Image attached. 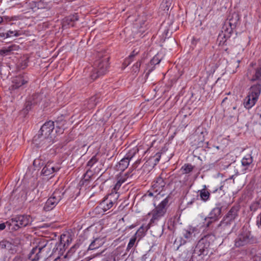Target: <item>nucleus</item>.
I'll use <instances>...</instances> for the list:
<instances>
[{
  "mask_svg": "<svg viewBox=\"0 0 261 261\" xmlns=\"http://www.w3.org/2000/svg\"><path fill=\"white\" fill-rule=\"evenodd\" d=\"M55 128L54 122L48 121L45 122L41 127L38 133L33 139V142L37 148L47 147L51 144L54 140L53 134Z\"/></svg>",
  "mask_w": 261,
  "mask_h": 261,
  "instance_id": "1",
  "label": "nucleus"
},
{
  "mask_svg": "<svg viewBox=\"0 0 261 261\" xmlns=\"http://www.w3.org/2000/svg\"><path fill=\"white\" fill-rule=\"evenodd\" d=\"M211 235H206L201 238L197 243L193 252L191 259L193 261H200L204 259V258L208 255L210 251V242L209 238Z\"/></svg>",
  "mask_w": 261,
  "mask_h": 261,
  "instance_id": "2",
  "label": "nucleus"
},
{
  "mask_svg": "<svg viewBox=\"0 0 261 261\" xmlns=\"http://www.w3.org/2000/svg\"><path fill=\"white\" fill-rule=\"evenodd\" d=\"M171 199L170 196L168 195L161 200L160 203L155 206V208L151 211L152 218L150 219L149 224L156 223L160 219L163 217L167 212L168 207L170 205V201Z\"/></svg>",
  "mask_w": 261,
  "mask_h": 261,
  "instance_id": "3",
  "label": "nucleus"
},
{
  "mask_svg": "<svg viewBox=\"0 0 261 261\" xmlns=\"http://www.w3.org/2000/svg\"><path fill=\"white\" fill-rule=\"evenodd\" d=\"M109 57L105 55L99 57L94 63V67L91 75L93 80H95L98 77L105 74L109 67Z\"/></svg>",
  "mask_w": 261,
  "mask_h": 261,
  "instance_id": "4",
  "label": "nucleus"
},
{
  "mask_svg": "<svg viewBox=\"0 0 261 261\" xmlns=\"http://www.w3.org/2000/svg\"><path fill=\"white\" fill-rule=\"evenodd\" d=\"M65 246V243L62 242V238H61L60 242L57 243L55 247L53 250V252L50 254L51 248V244H49L47 242H39L38 247L42 257H48L50 256L52 254L57 250H60L61 253L63 252V249Z\"/></svg>",
  "mask_w": 261,
  "mask_h": 261,
  "instance_id": "5",
  "label": "nucleus"
},
{
  "mask_svg": "<svg viewBox=\"0 0 261 261\" xmlns=\"http://www.w3.org/2000/svg\"><path fill=\"white\" fill-rule=\"evenodd\" d=\"M256 239L251 234V231L244 227L241 230L235 240V246L240 247L248 244H252L256 242Z\"/></svg>",
  "mask_w": 261,
  "mask_h": 261,
  "instance_id": "6",
  "label": "nucleus"
},
{
  "mask_svg": "<svg viewBox=\"0 0 261 261\" xmlns=\"http://www.w3.org/2000/svg\"><path fill=\"white\" fill-rule=\"evenodd\" d=\"M32 222V219L30 215H18L12 218L10 221H7L10 226L14 225L12 229L17 230L19 228L27 226Z\"/></svg>",
  "mask_w": 261,
  "mask_h": 261,
  "instance_id": "7",
  "label": "nucleus"
},
{
  "mask_svg": "<svg viewBox=\"0 0 261 261\" xmlns=\"http://www.w3.org/2000/svg\"><path fill=\"white\" fill-rule=\"evenodd\" d=\"M65 191L63 190L57 189L53 193L51 196L45 202L43 209L45 211L53 210L58 202L62 199Z\"/></svg>",
  "mask_w": 261,
  "mask_h": 261,
  "instance_id": "8",
  "label": "nucleus"
},
{
  "mask_svg": "<svg viewBox=\"0 0 261 261\" xmlns=\"http://www.w3.org/2000/svg\"><path fill=\"white\" fill-rule=\"evenodd\" d=\"M222 207V204L220 202L216 204V206L211 211L208 216L205 218V225L207 227H210L213 222L218 220L221 217Z\"/></svg>",
  "mask_w": 261,
  "mask_h": 261,
  "instance_id": "9",
  "label": "nucleus"
},
{
  "mask_svg": "<svg viewBox=\"0 0 261 261\" xmlns=\"http://www.w3.org/2000/svg\"><path fill=\"white\" fill-rule=\"evenodd\" d=\"M29 80V79L26 74L18 75L14 77L12 80V84L9 88L11 93L27 84Z\"/></svg>",
  "mask_w": 261,
  "mask_h": 261,
  "instance_id": "10",
  "label": "nucleus"
},
{
  "mask_svg": "<svg viewBox=\"0 0 261 261\" xmlns=\"http://www.w3.org/2000/svg\"><path fill=\"white\" fill-rule=\"evenodd\" d=\"M239 210L240 206L239 205H234L232 206L222 221V226H224L227 224H233L236 219L238 217Z\"/></svg>",
  "mask_w": 261,
  "mask_h": 261,
  "instance_id": "11",
  "label": "nucleus"
},
{
  "mask_svg": "<svg viewBox=\"0 0 261 261\" xmlns=\"http://www.w3.org/2000/svg\"><path fill=\"white\" fill-rule=\"evenodd\" d=\"M118 194L112 192L107 197L105 198L99 204V208L102 209L103 212H106L110 209L114 205L115 201L118 198Z\"/></svg>",
  "mask_w": 261,
  "mask_h": 261,
  "instance_id": "12",
  "label": "nucleus"
},
{
  "mask_svg": "<svg viewBox=\"0 0 261 261\" xmlns=\"http://www.w3.org/2000/svg\"><path fill=\"white\" fill-rule=\"evenodd\" d=\"M239 20L240 16L239 14L236 12H233L228 16L222 27L223 29L228 30V29H231V32L232 33L233 29L238 25Z\"/></svg>",
  "mask_w": 261,
  "mask_h": 261,
  "instance_id": "13",
  "label": "nucleus"
},
{
  "mask_svg": "<svg viewBox=\"0 0 261 261\" xmlns=\"http://www.w3.org/2000/svg\"><path fill=\"white\" fill-rule=\"evenodd\" d=\"M246 76L251 82L257 81V83H261V66L255 68L253 67H249Z\"/></svg>",
  "mask_w": 261,
  "mask_h": 261,
  "instance_id": "14",
  "label": "nucleus"
},
{
  "mask_svg": "<svg viewBox=\"0 0 261 261\" xmlns=\"http://www.w3.org/2000/svg\"><path fill=\"white\" fill-rule=\"evenodd\" d=\"M252 156L248 154L244 157L242 160V166L243 167L242 172L245 173L247 171H251L252 170L253 164Z\"/></svg>",
  "mask_w": 261,
  "mask_h": 261,
  "instance_id": "15",
  "label": "nucleus"
},
{
  "mask_svg": "<svg viewBox=\"0 0 261 261\" xmlns=\"http://www.w3.org/2000/svg\"><path fill=\"white\" fill-rule=\"evenodd\" d=\"M60 167L58 165H53L52 162H48L43 168L41 174L44 176H49L54 172L59 171Z\"/></svg>",
  "mask_w": 261,
  "mask_h": 261,
  "instance_id": "16",
  "label": "nucleus"
},
{
  "mask_svg": "<svg viewBox=\"0 0 261 261\" xmlns=\"http://www.w3.org/2000/svg\"><path fill=\"white\" fill-rule=\"evenodd\" d=\"M231 30L228 29L225 30L222 28L221 32L219 33L217 41L219 42V45H226V43L228 39H229L231 35Z\"/></svg>",
  "mask_w": 261,
  "mask_h": 261,
  "instance_id": "17",
  "label": "nucleus"
},
{
  "mask_svg": "<svg viewBox=\"0 0 261 261\" xmlns=\"http://www.w3.org/2000/svg\"><path fill=\"white\" fill-rule=\"evenodd\" d=\"M198 233V229L196 227H189L187 229L184 230L182 234L187 241H190L194 240Z\"/></svg>",
  "mask_w": 261,
  "mask_h": 261,
  "instance_id": "18",
  "label": "nucleus"
},
{
  "mask_svg": "<svg viewBox=\"0 0 261 261\" xmlns=\"http://www.w3.org/2000/svg\"><path fill=\"white\" fill-rule=\"evenodd\" d=\"M162 176L163 174L156 178L152 182V187L155 192L162 191L167 184L166 179H164Z\"/></svg>",
  "mask_w": 261,
  "mask_h": 261,
  "instance_id": "19",
  "label": "nucleus"
},
{
  "mask_svg": "<svg viewBox=\"0 0 261 261\" xmlns=\"http://www.w3.org/2000/svg\"><path fill=\"white\" fill-rule=\"evenodd\" d=\"M42 257L37 245L31 250L28 255V259L31 261H38Z\"/></svg>",
  "mask_w": 261,
  "mask_h": 261,
  "instance_id": "20",
  "label": "nucleus"
},
{
  "mask_svg": "<svg viewBox=\"0 0 261 261\" xmlns=\"http://www.w3.org/2000/svg\"><path fill=\"white\" fill-rule=\"evenodd\" d=\"M261 92V83H257V84L252 86L250 88L249 94L253 96L258 99Z\"/></svg>",
  "mask_w": 261,
  "mask_h": 261,
  "instance_id": "21",
  "label": "nucleus"
},
{
  "mask_svg": "<svg viewBox=\"0 0 261 261\" xmlns=\"http://www.w3.org/2000/svg\"><path fill=\"white\" fill-rule=\"evenodd\" d=\"M257 99L248 94L244 99V106L247 109L251 108L256 102Z\"/></svg>",
  "mask_w": 261,
  "mask_h": 261,
  "instance_id": "22",
  "label": "nucleus"
},
{
  "mask_svg": "<svg viewBox=\"0 0 261 261\" xmlns=\"http://www.w3.org/2000/svg\"><path fill=\"white\" fill-rule=\"evenodd\" d=\"M104 243L103 239L100 238H95L90 244L87 251L93 250L99 248Z\"/></svg>",
  "mask_w": 261,
  "mask_h": 261,
  "instance_id": "23",
  "label": "nucleus"
},
{
  "mask_svg": "<svg viewBox=\"0 0 261 261\" xmlns=\"http://www.w3.org/2000/svg\"><path fill=\"white\" fill-rule=\"evenodd\" d=\"M100 100V96L99 94H95V95L90 97L87 101V108L88 109H92L94 108L97 103Z\"/></svg>",
  "mask_w": 261,
  "mask_h": 261,
  "instance_id": "24",
  "label": "nucleus"
},
{
  "mask_svg": "<svg viewBox=\"0 0 261 261\" xmlns=\"http://www.w3.org/2000/svg\"><path fill=\"white\" fill-rule=\"evenodd\" d=\"M19 49V46L16 44H11L9 46L3 47L0 49V55L2 56H6L9 55L12 51L14 50H17Z\"/></svg>",
  "mask_w": 261,
  "mask_h": 261,
  "instance_id": "25",
  "label": "nucleus"
},
{
  "mask_svg": "<svg viewBox=\"0 0 261 261\" xmlns=\"http://www.w3.org/2000/svg\"><path fill=\"white\" fill-rule=\"evenodd\" d=\"M129 162L130 161L128 160V159L124 157L116 166V170L118 171H123L128 167Z\"/></svg>",
  "mask_w": 261,
  "mask_h": 261,
  "instance_id": "26",
  "label": "nucleus"
},
{
  "mask_svg": "<svg viewBox=\"0 0 261 261\" xmlns=\"http://www.w3.org/2000/svg\"><path fill=\"white\" fill-rule=\"evenodd\" d=\"M232 224H227L224 226H222V221L218 226V229L221 230V232H223V234L226 235L230 233L232 230L231 225Z\"/></svg>",
  "mask_w": 261,
  "mask_h": 261,
  "instance_id": "27",
  "label": "nucleus"
},
{
  "mask_svg": "<svg viewBox=\"0 0 261 261\" xmlns=\"http://www.w3.org/2000/svg\"><path fill=\"white\" fill-rule=\"evenodd\" d=\"M44 95L40 93H35L29 98L30 100H32V103L35 105L39 103L42 99Z\"/></svg>",
  "mask_w": 261,
  "mask_h": 261,
  "instance_id": "28",
  "label": "nucleus"
},
{
  "mask_svg": "<svg viewBox=\"0 0 261 261\" xmlns=\"http://www.w3.org/2000/svg\"><path fill=\"white\" fill-rule=\"evenodd\" d=\"M161 156V153L158 152L154 156L150 157L148 162L149 164H152L153 166L156 165L159 162Z\"/></svg>",
  "mask_w": 261,
  "mask_h": 261,
  "instance_id": "29",
  "label": "nucleus"
},
{
  "mask_svg": "<svg viewBox=\"0 0 261 261\" xmlns=\"http://www.w3.org/2000/svg\"><path fill=\"white\" fill-rule=\"evenodd\" d=\"M78 20L79 16L77 14H75L73 15L69 16L66 19V21L67 24L72 27L74 26L73 22L74 21H77Z\"/></svg>",
  "mask_w": 261,
  "mask_h": 261,
  "instance_id": "30",
  "label": "nucleus"
},
{
  "mask_svg": "<svg viewBox=\"0 0 261 261\" xmlns=\"http://www.w3.org/2000/svg\"><path fill=\"white\" fill-rule=\"evenodd\" d=\"M172 3V0H163L161 4V9L164 11H168Z\"/></svg>",
  "mask_w": 261,
  "mask_h": 261,
  "instance_id": "31",
  "label": "nucleus"
},
{
  "mask_svg": "<svg viewBox=\"0 0 261 261\" xmlns=\"http://www.w3.org/2000/svg\"><path fill=\"white\" fill-rule=\"evenodd\" d=\"M200 193V197L204 201H206L210 198V194L205 189H203L199 191Z\"/></svg>",
  "mask_w": 261,
  "mask_h": 261,
  "instance_id": "32",
  "label": "nucleus"
},
{
  "mask_svg": "<svg viewBox=\"0 0 261 261\" xmlns=\"http://www.w3.org/2000/svg\"><path fill=\"white\" fill-rule=\"evenodd\" d=\"M139 149L137 147H135L132 149L130 150L124 156L126 159H128L130 161L131 159L136 155V154L138 152Z\"/></svg>",
  "mask_w": 261,
  "mask_h": 261,
  "instance_id": "33",
  "label": "nucleus"
},
{
  "mask_svg": "<svg viewBox=\"0 0 261 261\" xmlns=\"http://www.w3.org/2000/svg\"><path fill=\"white\" fill-rule=\"evenodd\" d=\"M194 167L190 164H185L181 168V170L184 174H188L192 171Z\"/></svg>",
  "mask_w": 261,
  "mask_h": 261,
  "instance_id": "34",
  "label": "nucleus"
},
{
  "mask_svg": "<svg viewBox=\"0 0 261 261\" xmlns=\"http://www.w3.org/2000/svg\"><path fill=\"white\" fill-rule=\"evenodd\" d=\"M36 6L37 7L38 9H45L46 10L50 9V6L48 4L46 3H44L43 2L40 1L38 2L36 4Z\"/></svg>",
  "mask_w": 261,
  "mask_h": 261,
  "instance_id": "35",
  "label": "nucleus"
},
{
  "mask_svg": "<svg viewBox=\"0 0 261 261\" xmlns=\"http://www.w3.org/2000/svg\"><path fill=\"white\" fill-rule=\"evenodd\" d=\"M79 247L78 244H75L73 246L70 250L68 251L66 254L65 255V258L70 257L73 253L75 252L76 249Z\"/></svg>",
  "mask_w": 261,
  "mask_h": 261,
  "instance_id": "36",
  "label": "nucleus"
},
{
  "mask_svg": "<svg viewBox=\"0 0 261 261\" xmlns=\"http://www.w3.org/2000/svg\"><path fill=\"white\" fill-rule=\"evenodd\" d=\"M20 35V34L19 33V31L16 30H9L6 33V36H7V38H10L12 36L18 37Z\"/></svg>",
  "mask_w": 261,
  "mask_h": 261,
  "instance_id": "37",
  "label": "nucleus"
},
{
  "mask_svg": "<svg viewBox=\"0 0 261 261\" xmlns=\"http://www.w3.org/2000/svg\"><path fill=\"white\" fill-rule=\"evenodd\" d=\"M161 59H160L158 56H155L148 63V67L150 66L157 65L160 63Z\"/></svg>",
  "mask_w": 261,
  "mask_h": 261,
  "instance_id": "38",
  "label": "nucleus"
},
{
  "mask_svg": "<svg viewBox=\"0 0 261 261\" xmlns=\"http://www.w3.org/2000/svg\"><path fill=\"white\" fill-rule=\"evenodd\" d=\"M33 105H34L32 103V100H30L28 99V100L25 102V107L23 109L24 113H28V112L31 109L32 106Z\"/></svg>",
  "mask_w": 261,
  "mask_h": 261,
  "instance_id": "39",
  "label": "nucleus"
},
{
  "mask_svg": "<svg viewBox=\"0 0 261 261\" xmlns=\"http://www.w3.org/2000/svg\"><path fill=\"white\" fill-rule=\"evenodd\" d=\"M136 241V237H133L130 238L129 242L127 245V248L126 250L127 251H129L134 246L135 242Z\"/></svg>",
  "mask_w": 261,
  "mask_h": 261,
  "instance_id": "40",
  "label": "nucleus"
},
{
  "mask_svg": "<svg viewBox=\"0 0 261 261\" xmlns=\"http://www.w3.org/2000/svg\"><path fill=\"white\" fill-rule=\"evenodd\" d=\"M129 176V173L128 172L125 173L124 175L120 174L117 177V181H120L122 184Z\"/></svg>",
  "mask_w": 261,
  "mask_h": 261,
  "instance_id": "41",
  "label": "nucleus"
},
{
  "mask_svg": "<svg viewBox=\"0 0 261 261\" xmlns=\"http://www.w3.org/2000/svg\"><path fill=\"white\" fill-rule=\"evenodd\" d=\"M141 64V61L137 62L132 67V71L135 73L138 72L139 71Z\"/></svg>",
  "mask_w": 261,
  "mask_h": 261,
  "instance_id": "42",
  "label": "nucleus"
},
{
  "mask_svg": "<svg viewBox=\"0 0 261 261\" xmlns=\"http://www.w3.org/2000/svg\"><path fill=\"white\" fill-rule=\"evenodd\" d=\"M98 161L96 155L93 156L87 163V166L91 168Z\"/></svg>",
  "mask_w": 261,
  "mask_h": 261,
  "instance_id": "43",
  "label": "nucleus"
},
{
  "mask_svg": "<svg viewBox=\"0 0 261 261\" xmlns=\"http://www.w3.org/2000/svg\"><path fill=\"white\" fill-rule=\"evenodd\" d=\"M224 186H221L218 189H216L213 191L214 193H218L219 196H222L225 194L224 190H223Z\"/></svg>",
  "mask_w": 261,
  "mask_h": 261,
  "instance_id": "44",
  "label": "nucleus"
},
{
  "mask_svg": "<svg viewBox=\"0 0 261 261\" xmlns=\"http://www.w3.org/2000/svg\"><path fill=\"white\" fill-rule=\"evenodd\" d=\"M11 243L7 241H2L0 242V247L1 248H9L11 246Z\"/></svg>",
  "mask_w": 261,
  "mask_h": 261,
  "instance_id": "45",
  "label": "nucleus"
},
{
  "mask_svg": "<svg viewBox=\"0 0 261 261\" xmlns=\"http://www.w3.org/2000/svg\"><path fill=\"white\" fill-rule=\"evenodd\" d=\"M259 205V203L258 201L252 203L250 206V210L253 212L256 211L258 208Z\"/></svg>",
  "mask_w": 261,
  "mask_h": 261,
  "instance_id": "46",
  "label": "nucleus"
},
{
  "mask_svg": "<svg viewBox=\"0 0 261 261\" xmlns=\"http://www.w3.org/2000/svg\"><path fill=\"white\" fill-rule=\"evenodd\" d=\"M139 53V51L137 50L136 49H134L131 54L128 56L127 58L126 59V62H127L128 60L130 59H133L136 55H137Z\"/></svg>",
  "mask_w": 261,
  "mask_h": 261,
  "instance_id": "47",
  "label": "nucleus"
},
{
  "mask_svg": "<svg viewBox=\"0 0 261 261\" xmlns=\"http://www.w3.org/2000/svg\"><path fill=\"white\" fill-rule=\"evenodd\" d=\"M3 18V24L8 23L9 22L11 21V17L8 16H2Z\"/></svg>",
  "mask_w": 261,
  "mask_h": 261,
  "instance_id": "48",
  "label": "nucleus"
},
{
  "mask_svg": "<svg viewBox=\"0 0 261 261\" xmlns=\"http://www.w3.org/2000/svg\"><path fill=\"white\" fill-rule=\"evenodd\" d=\"M91 178V177H85V175H84L83 178L80 181V184L81 185H84L86 182H88L90 179Z\"/></svg>",
  "mask_w": 261,
  "mask_h": 261,
  "instance_id": "49",
  "label": "nucleus"
},
{
  "mask_svg": "<svg viewBox=\"0 0 261 261\" xmlns=\"http://www.w3.org/2000/svg\"><path fill=\"white\" fill-rule=\"evenodd\" d=\"M154 66H155L152 65V66H150L148 67V64L147 65L146 70H148V72L146 73V76H148L149 75V74L154 70Z\"/></svg>",
  "mask_w": 261,
  "mask_h": 261,
  "instance_id": "50",
  "label": "nucleus"
},
{
  "mask_svg": "<svg viewBox=\"0 0 261 261\" xmlns=\"http://www.w3.org/2000/svg\"><path fill=\"white\" fill-rule=\"evenodd\" d=\"M256 225L258 228H261V213L257 217V220L256 221Z\"/></svg>",
  "mask_w": 261,
  "mask_h": 261,
  "instance_id": "51",
  "label": "nucleus"
},
{
  "mask_svg": "<svg viewBox=\"0 0 261 261\" xmlns=\"http://www.w3.org/2000/svg\"><path fill=\"white\" fill-rule=\"evenodd\" d=\"M121 184L120 183V181H117L116 184H115V186L114 187V188H113V190L115 192V193L116 192V191L119 189V188L120 187V186H121Z\"/></svg>",
  "mask_w": 261,
  "mask_h": 261,
  "instance_id": "52",
  "label": "nucleus"
},
{
  "mask_svg": "<svg viewBox=\"0 0 261 261\" xmlns=\"http://www.w3.org/2000/svg\"><path fill=\"white\" fill-rule=\"evenodd\" d=\"M121 184L120 183V181H117L116 184H115V186L114 187V188H113V190L115 192V193L116 192V191L119 189V188L120 187V186H121Z\"/></svg>",
  "mask_w": 261,
  "mask_h": 261,
  "instance_id": "53",
  "label": "nucleus"
},
{
  "mask_svg": "<svg viewBox=\"0 0 261 261\" xmlns=\"http://www.w3.org/2000/svg\"><path fill=\"white\" fill-rule=\"evenodd\" d=\"M85 177H91L93 175V172L89 169L87 170V172L84 174Z\"/></svg>",
  "mask_w": 261,
  "mask_h": 261,
  "instance_id": "54",
  "label": "nucleus"
},
{
  "mask_svg": "<svg viewBox=\"0 0 261 261\" xmlns=\"http://www.w3.org/2000/svg\"><path fill=\"white\" fill-rule=\"evenodd\" d=\"M6 38H8L6 36V33H0V41H2Z\"/></svg>",
  "mask_w": 261,
  "mask_h": 261,
  "instance_id": "55",
  "label": "nucleus"
},
{
  "mask_svg": "<svg viewBox=\"0 0 261 261\" xmlns=\"http://www.w3.org/2000/svg\"><path fill=\"white\" fill-rule=\"evenodd\" d=\"M103 261H116V260L114 257L110 256L105 258Z\"/></svg>",
  "mask_w": 261,
  "mask_h": 261,
  "instance_id": "56",
  "label": "nucleus"
},
{
  "mask_svg": "<svg viewBox=\"0 0 261 261\" xmlns=\"http://www.w3.org/2000/svg\"><path fill=\"white\" fill-rule=\"evenodd\" d=\"M12 261H22V257L20 256H16L13 258Z\"/></svg>",
  "mask_w": 261,
  "mask_h": 261,
  "instance_id": "57",
  "label": "nucleus"
},
{
  "mask_svg": "<svg viewBox=\"0 0 261 261\" xmlns=\"http://www.w3.org/2000/svg\"><path fill=\"white\" fill-rule=\"evenodd\" d=\"M19 19V17L18 16H11V20L12 21H16Z\"/></svg>",
  "mask_w": 261,
  "mask_h": 261,
  "instance_id": "58",
  "label": "nucleus"
},
{
  "mask_svg": "<svg viewBox=\"0 0 261 261\" xmlns=\"http://www.w3.org/2000/svg\"><path fill=\"white\" fill-rule=\"evenodd\" d=\"M6 224L8 225V224H5L4 223L0 224V230H3L6 228Z\"/></svg>",
  "mask_w": 261,
  "mask_h": 261,
  "instance_id": "59",
  "label": "nucleus"
},
{
  "mask_svg": "<svg viewBox=\"0 0 261 261\" xmlns=\"http://www.w3.org/2000/svg\"><path fill=\"white\" fill-rule=\"evenodd\" d=\"M140 160H138V161H136L135 163L133 165V168L134 169L136 168L137 167L138 164H139L140 163Z\"/></svg>",
  "mask_w": 261,
  "mask_h": 261,
  "instance_id": "60",
  "label": "nucleus"
},
{
  "mask_svg": "<svg viewBox=\"0 0 261 261\" xmlns=\"http://www.w3.org/2000/svg\"><path fill=\"white\" fill-rule=\"evenodd\" d=\"M197 199V198H193L192 199H191V201H188V202H187V205H191V204H193V203L195 201V200L196 199Z\"/></svg>",
  "mask_w": 261,
  "mask_h": 261,
  "instance_id": "61",
  "label": "nucleus"
},
{
  "mask_svg": "<svg viewBox=\"0 0 261 261\" xmlns=\"http://www.w3.org/2000/svg\"><path fill=\"white\" fill-rule=\"evenodd\" d=\"M133 59H130V60H128L127 62H126V59L124 61V64H125L126 66H128L130 63L132 62Z\"/></svg>",
  "mask_w": 261,
  "mask_h": 261,
  "instance_id": "62",
  "label": "nucleus"
},
{
  "mask_svg": "<svg viewBox=\"0 0 261 261\" xmlns=\"http://www.w3.org/2000/svg\"><path fill=\"white\" fill-rule=\"evenodd\" d=\"M163 195H161L160 193H158L155 197V200H160L161 196Z\"/></svg>",
  "mask_w": 261,
  "mask_h": 261,
  "instance_id": "63",
  "label": "nucleus"
},
{
  "mask_svg": "<svg viewBox=\"0 0 261 261\" xmlns=\"http://www.w3.org/2000/svg\"><path fill=\"white\" fill-rule=\"evenodd\" d=\"M61 258L60 257H58L54 261H61Z\"/></svg>",
  "mask_w": 261,
  "mask_h": 261,
  "instance_id": "64",
  "label": "nucleus"
}]
</instances>
